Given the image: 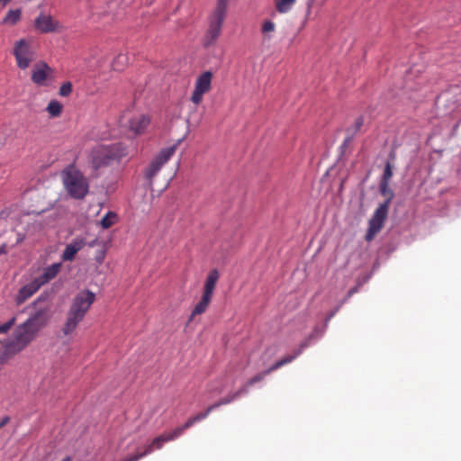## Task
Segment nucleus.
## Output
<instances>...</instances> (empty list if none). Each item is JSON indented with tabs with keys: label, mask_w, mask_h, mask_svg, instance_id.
<instances>
[{
	"label": "nucleus",
	"mask_w": 461,
	"mask_h": 461,
	"mask_svg": "<svg viewBox=\"0 0 461 461\" xmlns=\"http://www.w3.org/2000/svg\"><path fill=\"white\" fill-rule=\"evenodd\" d=\"M6 253V246L5 244L0 246V255Z\"/></svg>",
	"instance_id": "nucleus-42"
},
{
	"label": "nucleus",
	"mask_w": 461,
	"mask_h": 461,
	"mask_svg": "<svg viewBox=\"0 0 461 461\" xmlns=\"http://www.w3.org/2000/svg\"><path fill=\"white\" fill-rule=\"evenodd\" d=\"M46 111L51 117H58L62 113V104L57 100H51L46 107Z\"/></svg>",
	"instance_id": "nucleus-23"
},
{
	"label": "nucleus",
	"mask_w": 461,
	"mask_h": 461,
	"mask_svg": "<svg viewBox=\"0 0 461 461\" xmlns=\"http://www.w3.org/2000/svg\"><path fill=\"white\" fill-rule=\"evenodd\" d=\"M357 292V287L351 288L348 292L347 296L342 300V303H345L355 293Z\"/></svg>",
	"instance_id": "nucleus-38"
},
{
	"label": "nucleus",
	"mask_w": 461,
	"mask_h": 461,
	"mask_svg": "<svg viewBox=\"0 0 461 461\" xmlns=\"http://www.w3.org/2000/svg\"><path fill=\"white\" fill-rule=\"evenodd\" d=\"M210 412L211 411H208V408H207L203 412H200V413L195 415L196 420L198 421L204 420L205 418H207V416L210 414Z\"/></svg>",
	"instance_id": "nucleus-37"
},
{
	"label": "nucleus",
	"mask_w": 461,
	"mask_h": 461,
	"mask_svg": "<svg viewBox=\"0 0 461 461\" xmlns=\"http://www.w3.org/2000/svg\"><path fill=\"white\" fill-rule=\"evenodd\" d=\"M61 263H54L44 268L43 273L36 278L41 285L52 280L60 271Z\"/></svg>",
	"instance_id": "nucleus-17"
},
{
	"label": "nucleus",
	"mask_w": 461,
	"mask_h": 461,
	"mask_svg": "<svg viewBox=\"0 0 461 461\" xmlns=\"http://www.w3.org/2000/svg\"><path fill=\"white\" fill-rule=\"evenodd\" d=\"M72 92V84L70 82H65L59 87V94L61 96H68Z\"/></svg>",
	"instance_id": "nucleus-28"
},
{
	"label": "nucleus",
	"mask_w": 461,
	"mask_h": 461,
	"mask_svg": "<svg viewBox=\"0 0 461 461\" xmlns=\"http://www.w3.org/2000/svg\"><path fill=\"white\" fill-rule=\"evenodd\" d=\"M250 385L249 384V383L247 382L245 384H243L238 391H236L235 393H233V394L235 395L236 399H238L239 397L242 396V395H245L249 393V389Z\"/></svg>",
	"instance_id": "nucleus-32"
},
{
	"label": "nucleus",
	"mask_w": 461,
	"mask_h": 461,
	"mask_svg": "<svg viewBox=\"0 0 461 461\" xmlns=\"http://www.w3.org/2000/svg\"><path fill=\"white\" fill-rule=\"evenodd\" d=\"M62 180L66 191L72 198L81 200L87 194L88 181L83 173L73 165L62 171Z\"/></svg>",
	"instance_id": "nucleus-4"
},
{
	"label": "nucleus",
	"mask_w": 461,
	"mask_h": 461,
	"mask_svg": "<svg viewBox=\"0 0 461 461\" xmlns=\"http://www.w3.org/2000/svg\"><path fill=\"white\" fill-rule=\"evenodd\" d=\"M118 220V216L113 212H108L101 220L100 224L104 229L113 226Z\"/></svg>",
	"instance_id": "nucleus-24"
},
{
	"label": "nucleus",
	"mask_w": 461,
	"mask_h": 461,
	"mask_svg": "<svg viewBox=\"0 0 461 461\" xmlns=\"http://www.w3.org/2000/svg\"><path fill=\"white\" fill-rule=\"evenodd\" d=\"M50 319L48 307H41L14 329L13 338L5 343V354L12 356L26 348L44 329Z\"/></svg>",
	"instance_id": "nucleus-1"
},
{
	"label": "nucleus",
	"mask_w": 461,
	"mask_h": 461,
	"mask_svg": "<svg viewBox=\"0 0 461 461\" xmlns=\"http://www.w3.org/2000/svg\"><path fill=\"white\" fill-rule=\"evenodd\" d=\"M85 246V240L83 239H75L68 243L62 254V259L65 261H71L76 254L83 249Z\"/></svg>",
	"instance_id": "nucleus-16"
},
{
	"label": "nucleus",
	"mask_w": 461,
	"mask_h": 461,
	"mask_svg": "<svg viewBox=\"0 0 461 461\" xmlns=\"http://www.w3.org/2000/svg\"><path fill=\"white\" fill-rule=\"evenodd\" d=\"M123 0H109L107 2L108 13H114Z\"/></svg>",
	"instance_id": "nucleus-31"
},
{
	"label": "nucleus",
	"mask_w": 461,
	"mask_h": 461,
	"mask_svg": "<svg viewBox=\"0 0 461 461\" xmlns=\"http://www.w3.org/2000/svg\"><path fill=\"white\" fill-rule=\"evenodd\" d=\"M379 189L380 193L386 196V200L379 204L368 221V228L366 234V241H371L375 236L383 229L388 215L390 203L393 198V192L389 188V182L381 181Z\"/></svg>",
	"instance_id": "nucleus-3"
},
{
	"label": "nucleus",
	"mask_w": 461,
	"mask_h": 461,
	"mask_svg": "<svg viewBox=\"0 0 461 461\" xmlns=\"http://www.w3.org/2000/svg\"><path fill=\"white\" fill-rule=\"evenodd\" d=\"M296 0H276V9L279 14H286L292 10Z\"/></svg>",
	"instance_id": "nucleus-22"
},
{
	"label": "nucleus",
	"mask_w": 461,
	"mask_h": 461,
	"mask_svg": "<svg viewBox=\"0 0 461 461\" xmlns=\"http://www.w3.org/2000/svg\"><path fill=\"white\" fill-rule=\"evenodd\" d=\"M267 374H265V371L260 373V374H258L256 375L255 376H253L252 378H250L248 383L251 386L253 385L254 384L256 383H258V382H261L264 377L267 375Z\"/></svg>",
	"instance_id": "nucleus-33"
},
{
	"label": "nucleus",
	"mask_w": 461,
	"mask_h": 461,
	"mask_svg": "<svg viewBox=\"0 0 461 461\" xmlns=\"http://www.w3.org/2000/svg\"><path fill=\"white\" fill-rule=\"evenodd\" d=\"M150 123L148 115L138 113L133 115L128 122V128L135 135L142 134Z\"/></svg>",
	"instance_id": "nucleus-14"
},
{
	"label": "nucleus",
	"mask_w": 461,
	"mask_h": 461,
	"mask_svg": "<svg viewBox=\"0 0 461 461\" xmlns=\"http://www.w3.org/2000/svg\"><path fill=\"white\" fill-rule=\"evenodd\" d=\"M352 139H353V136H352V135H351V136L347 137V138L345 139V140H344V142H343V144H342V146H341V147H342V148H346V147L348 146V144L349 142H351Z\"/></svg>",
	"instance_id": "nucleus-40"
},
{
	"label": "nucleus",
	"mask_w": 461,
	"mask_h": 461,
	"mask_svg": "<svg viewBox=\"0 0 461 461\" xmlns=\"http://www.w3.org/2000/svg\"><path fill=\"white\" fill-rule=\"evenodd\" d=\"M95 241H96V240H94V241H92L91 243H89V246H90V247H93V246H95Z\"/></svg>",
	"instance_id": "nucleus-45"
},
{
	"label": "nucleus",
	"mask_w": 461,
	"mask_h": 461,
	"mask_svg": "<svg viewBox=\"0 0 461 461\" xmlns=\"http://www.w3.org/2000/svg\"><path fill=\"white\" fill-rule=\"evenodd\" d=\"M16 318L13 317L8 321L0 324V333H6L12 326L15 323Z\"/></svg>",
	"instance_id": "nucleus-30"
},
{
	"label": "nucleus",
	"mask_w": 461,
	"mask_h": 461,
	"mask_svg": "<svg viewBox=\"0 0 461 461\" xmlns=\"http://www.w3.org/2000/svg\"><path fill=\"white\" fill-rule=\"evenodd\" d=\"M122 461H136V458H133L132 456H130L124 458Z\"/></svg>",
	"instance_id": "nucleus-43"
},
{
	"label": "nucleus",
	"mask_w": 461,
	"mask_h": 461,
	"mask_svg": "<svg viewBox=\"0 0 461 461\" xmlns=\"http://www.w3.org/2000/svg\"><path fill=\"white\" fill-rule=\"evenodd\" d=\"M195 422H198L195 416L189 418L182 426L173 429V431L175 432V436H176V438H179L185 429L191 428Z\"/></svg>",
	"instance_id": "nucleus-25"
},
{
	"label": "nucleus",
	"mask_w": 461,
	"mask_h": 461,
	"mask_svg": "<svg viewBox=\"0 0 461 461\" xmlns=\"http://www.w3.org/2000/svg\"><path fill=\"white\" fill-rule=\"evenodd\" d=\"M176 145L163 149L151 161L145 171V177L152 184L154 176L158 173L161 167L170 159L176 151Z\"/></svg>",
	"instance_id": "nucleus-7"
},
{
	"label": "nucleus",
	"mask_w": 461,
	"mask_h": 461,
	"mask_svg": "<svg viewBox=\"0 0 461 461\" xmlns=\"http://www.w3.org/2000/svg\"><path fill=\"white\" fill-rule=\"evenodd\" d=\"M316 331L312 332L307 339L303 341L299 348L294 351L293 355L286 356L283 357L282 359L276 361L275 364H273L268 369L265 370V374H270L271 372L278 369L279 367L283 366L284 365H286L288 363H291L294 359H295L298 356L302 354V352L309 347L311 344L312 339L314 337Z\"/></svg>",
	"instance_id": "nucleus-13"
},
{
	"label": "nucleus",
	"mask_w": 461,
	"mask_h": 461,
	"mask_svg": "<svg viewBox=\"0 0 461 461\" xmlns=\"http://www.w3.org/2000/svg\"><path fill=\"white\" fill-rule=\"evenodd\" d=\"M95 300V294L90 290H83L74 297L61 329L65 336H68L76 330Z\"/></svg>",
	"instance_id": "nucleus-2"
},
{
	"label": "nucleus",
	"mask_w": 461,
	"mask_h": 461,
	"mask_svg": "<svg viewBox=\"0 0 461 461\" xmlns=\"http://www.w3.org/2000/svg\"><path fill=\"white\" fill-rule=\"evenodd\" d=\"M211 300L212 297L203 294L200 302L194 306L188 321L190 322L195 315L203 313L206 311Z\"/></svg>",
	"instance_id": "nucleus-21"
},
{
	"label": "nucleus",
	"mask_w": 461,
	"mask_h": 461,
	"mask_svg": "<svg viewBox=\"0 0 461 461\" xmlns=\"http://www.w3.org/2000/svg\"><path fill=\"white\" fill-rule=\"evenodd\" d=\"M235 400H236L235 395L233 393H230L226 397L221 398L220 400V403H221V405H226V404L232 402Z\"/></svg>",
	"instance_id": "nucleus-34"
},
{
	"label": "nucleus",
	"mask_w": 461,
	"mask_h": 461,
	"mask_svg": "<svg viewBox=\"0 0 461 461\" xmlns=\"http://www.w3.org/2000/svg\"><path fill=\"white\" fill-rule=\"evenodd\" d=\"M9 421V417H5L1 421H0V429L2 427H4L5 424H7Z\"/></svg>",
	"instance_id": "nucleus-41"
},
{
	"label": "nucleus",
	"mask_w": 461,
	"mask_h": 461,
	"mask_svg": "<svg viewBox=\"0 0 461 461\" xmlns=\"http://www.w3.org/2000/svg\"><path fill=\"white\" fill-rule=\"evenodd\" d=\"M123 155V149L119 143L96 146L91 152V164L97 170L110 165L113 161L119 160Z\"/></svg>",
	"instance_id": "nucleus-6"
},
{
	"label": "nucleus",
	"mask_w": 461,
	"mask_h": 461,
	"mask_svg": "<svg viewBox=\"0 0 461 461\" xmlns=\"http://www.w3.org/2000/svg\"><path fill=\"white\" fill-rule=\"evenodd\" d=\"M54 80L53 69L46 62L36 63L32 72V81L39 86H49Z\"/></svg>",
	"instance_id": "nucleus-9"
},
{
	"label": "nucleus",
	"mask_w": 461,
	"mask_h": 461,
	"mask_svg": "<svg viewBox=\"0 0 461 461\" xmlns=\"http://www.w3.org/2000/svg\"><path fill=\"white\" fill-rule=\"evenodd\" d=\"M220 406H221V403H220V400H219L218 402H216L213 404L210 405L208 407V411H212L213 410L219 408Z\"/></svg>",
	"instance_id": "nucleus-39"
},
{
	"label": "nucleus",
	"mask_w": 461,
	"mask_h": 461,
	"mask_svg": "<svg viewBox=\"0 0 461 461\" xmlns=\"http://www.w3.org/2000/svg\"><path fill=\"white\" fill-rule=\"evenodd\" d=\"M176 436H175V432L172 430L167 433H164L162 435H159L156 437L150 444L146 446L145 450L141 453H137L135 455H132L133 458H136V461L140 460V458L146 456L147 455L152 453L154 449H160L162 448L163 445L166 442L173 441L176 439Z\"/></svg>",
	"instance_id": "nucleus-11"
},
{
	"label": "nucleus",
	"mask_w": 461,
	"mask_h": 461,
	"mask_svg": "<svg viewBox=\"0 0 461 461\" xmlns=\"http://www.w3.org/2000/svg\"><path fill=\"white\" fill-rule=\"evenodd\" d=\"M12 0H0V4H2L3 5H7L8 3H10Z\"/></svg>",
	"instance_id": "nucleus-44"
},
{
	"label": "nucleus",
	"mask_w": 461,
	"mask_h": 461,
	"mask_svg": "<svg viewBox=\"0 0 461 461\" xmlns=\"http://www.w3.org/2000/svg\"><path fill=\"white\" fill-rule=\"evenodd\" d=\"M219 279V273L216 269L212 270L207 276L203 294L212 297V294Z\"/></svg>",
	"instance_id": "nucleus-18"
},
{
	"label": "nucleus",
	"mask_w": 461,
	"mask_h": 461,
	"mask_svg": "<svg viewBox=\"0 0 461 461\" xmlns=\"http://www.w3.org/2000/svg\"><path fill=\"white\" fill-rule=\"evenodd\" d=\"M212 73L204 71L195 80L194 89L193 91L191 101L198 105L203 98V95L208 93L212 88Z\"/></svg>",
	"instance_id": "nucleus-8"
},
{
	"label": "nucleus",
	"mask_w": 461,
	"mask_h": 461,
	"mask_svg": "<svg viewBox=\"0 0 461 461\" xmlns=\"http://www.w3.org/2000/svg\"><path fill=\"white\" fill-rule=\"evenodd\" d=\"M342 304H343V303H342V302H341V303H339V305H338V306H337L333 311H331V312L328 314V316H327V318H326V323H327L328 321H330L331 320V318H333V316H334V315L339 312V310L340 309V307H341V305H342Z\"/></svg>",
	"instance_id": "nucleus-36"
},
{
	"label": "nucleus",
	"mask_w": 461,
	"mask_h": 461,
	"mask_svg": "<svg viewBox=\"0 0 461 461\" xmlns=\"http://www.w3.org/2000/svg\"><path fill=\"white\" fill-rule=\"evenodd\" d=\"M128 58L125 54H119L113 61L112 67L114 70H122L127 64Z\"/></svg>",
	"instance_id": "nucleus-26"
},
{
	"label": "nucleus",
	"mask_w": 461,
	"mask_h": 461,
	"mask_svg": "<svg viewBox=\"0 0 461 461\" xmlns=\"http://www.w3.org/2000/svg\"><path fill=\"white\" fill-rule=\"evenodd\" d=\"M41 285L39 283L36 278L30 282L29 284L23 285L18 292L16 296L17 304H21L24 303L27 299L32 296L40 288Z\"/></svg>",
	"instance_id": "nucleus-15"
},
{
	"label": "nucleus",
	"mask_w": 461,
	"mask_h": 461,
	"mask_svg": "<svg viewBox=\"0 0 461 461\" xmlns=\"http://www.w3.org/2000/svg\"><path fill=\"white\" fill-rule=\"evenodd\" d=\"M363 123H364V120L362 117L357 118V120L355 121V123H354V132L358 131L361 129V127L363 126Z\"/></svg>",
	"instance_id": "nucleus-35"
},
{
	"label": "nucleus",
	"mask_w": 461,
	"mask_h": 461,
	"mask_svg": "<svg viewBox=\"0 0 461 461\" xmlns=\"http://www.w3.org/2000/svg\"><path fill=\"white\" fill-rule=\"evenodd\" d=\"M22 18L21 8L10 9L3 18L1 23L6 26L15 25Z\"/></svg>",
	"instance_id": "nucleus-20"
},
{
	"label": "nucleus",
	"mask_w": 461,
	"mask_h": 461,
	"mask_svg": "<svg viewBox=\"0 0 461 461\" xmlns=\"http://www.w3.org/2000/svg\"><path fill=\"white\" fill-rule=\"evenodd\" d=\"M36 303H37V302L32 303L29 306V308H32V307H34V306L36 305Z\"/></svg>",
	"instance_id": "nucleus-46"
},
{
	"label": "nucleus",
	"mask_w": 461,
	"mask_h": 461,
	"mask_svg": "<svg viewBox=\"0 0 461 461\" xmlns=\"http://www.w3.org/2000/svg\"><path fill=\"white\" fill-rule=\"evenodd\" d=\"M276 30V24L272 21H265L262 24V32L264 34L273 32Z\"/></svg>",
	"instance_id": "nucleus-29"
},
{
	"label": "nucleus",
	"mask_w": 461,
	"mask_h": 461,
	"mask_svg": "<svg viewBox=\"0 0 461 461\" xmlns=\"http://www.w3.org/2000/svg\"><path fill=\"white\" fill-rule=\"evenodd\" d=\"M228 0H218L214 10L208 17V28L203 36V46L208 48L213 45L220 37L222 25L226 18Z\"/></svg>",
	"instance_id": "nucleus-5"
},
{
	"label": "nucleus",
	"mask_w": 461,
	"mask_h": 461,
	"mask_svg": "<svg viewBox=\"0 0 461 461\" xmlns=\"http://www.w3.org/2000/svg\"><path fill=\"white\" fill-rule=\"evenodd\" d=\"M14 55L18 67L22 69L28 68L30 63L34 59V52L25 40H20L15 43Z\"/></svg>",
	"instance_id": "nucleus-10"
},
{
	"label": "nucleus",
	"mask_w": 461,
	"mask_h": 461,
	"mask_svg": "<svg viewBox=\"0 0 461 461\" xmlns=\"http://www.w3.org/2000/svg\"><path fill=\"white\" fill-rule=\"evenodd\" d=\"M392 176H393V166L391 165L390 162H387L385 164L381 181L389 182Z\"/></svg>",
	"instance_id": "nucleus-27"
},
{
	"label": "nucleus",
	"mask_w": 461,
	"mask_h": 461,
	"mask_svg": "<svg viewBox=\"0 0 461 461\" xmlns=\"http://www.w3.org/2000/svg\"><path fill=\"white\" fill-rule=\"evenodd\" d=\"M59 22L51 15L41 13L34 20L35 29L41 33L53 32L59 28Z\"/></svg>",
	"instance_id": "nucleus-12"
},
{
	"label": "nucleus",
	"mask_w": 461,
	"mask_h": 461,
	"mask_svg": "<svg viewBox=\"0 0 461 461\" xmlns=\"http://www.w3.org/2000/svg\"><path fill=\"white\" fill-rule=\"evenodd\" d=\"M219 279V273L216 269L212 270L207 276L203 294L212 297V294Z\"/></svg>",
	"instance_id": "nucleus-19"
}]
</instances>
